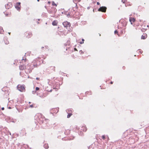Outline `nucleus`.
<instances>
[{
	"mask_svg": "<svg viewBox=\"0 0 149 149\" xmlns=\"http://www.w3.org/2000/svg\"><path fill=\"white\" fill-rule=\"evenodd\" d=\"M52 90H50V91H50V92H52Z\"/></svg>",
	"mask_w": 149,
	"mask_h": 149,
	"instance_id": "ea45409f",
	"label": "nucleus"
},
{
	"mask_svg": "<svg viewBox=\"0 0 149 149\" xmlns=\"http://www.w3.org/2000/svg\"><path fill=\"white\" fill-rule=\"evenodd\" d=\"M17 89L21 92H25V88L24 85L19 84L17 86Z\"/></svg>",
	"mask_w": 149,
	"mask_h": 149,
	"instance_id": "f257e3e1",
	"label": "nucleus"
},
{
	"mask_svg": "<svg viewBox=\"0 0 149 149\" xmlns=\"http://www.w3.org/2000/svg\"><path fill=\"white\" fill-rule=\"evenodd\" d=\"M8 108L9 109H11V107H9Z\"/></svg>",
	"mask_w": 149,
	"mask_h": 149,
	"instance_id": "4c0bfd02",
	"label": "nucleus"
},
{
	"mask_svg": "<svg viewBox=\"0 0 149 149\" xmlns=\"http://www.w3.org/2000/svg\"><path fill=\"white\" fill-rule=\"evenodd\" d=\"M31 103V102H29V104H30V103Z\"/></svg>",
	"mask_w": 149,
	"mask_h": 149,
	"instance_id": "79ce46f5",
	"label": "nucleus"
},
{
	"mask_svg": "<svg viewBox=\"0 0 149 149\" xmlns=\"http://www.w3.org/2000/svg\"><path fill=\"white\" fill-rule=\"evenodd\" d=\"M118 33V31L116 30H115V31H114V33L115 34H117V33Z\"/></svg>",
	"mask_w": 149,
	"mask_h": 149,
	"instance_id": "aec40b11",
	"label": "nucleus"
},
{
	"mask_svg": "<svg viewBox=\"0 0 149 149\" xmlns=\"http://www.w3.org/2000/svg\"><path fill=\"white\" fill-rule=\"evenodd\" d=\"M39 79H40V78H38V77H37L36 78V79L37 80H39Z\"/></svg>",
	"mask_w": 149,
	"mask_h": 149,
	"instance_id": "a878e982",
	"label": "nucleus"
},
{
	"mask_svg": "<svg viewBox=\"0 0 149 149\" xmlns=\"http://www.w3.org/2000/svg\"><path fill=\"white\" fill-rule=\"evenodd\" d=\"M26 59H24L23 58L22 59V61H24V62H26Z\"/></svg>",
	"mask_w": 149,
	"mask_h": 149,
	"instance_id": "b1692460",
	"label": "nucleus"
},
{
	"mask_svg": "<svg viewBox=\"0 0 149 149\" xmlns=\"http://www.w3.org/2000/svg\"><path fill=\"white\" fill-rule=\"evenodd\" d=\"M32 92H33V93H34V91H33H33H32Z\"/></svg>",
	"mask_w": 149,
	"mask_h": 149,
	"instance_id": "a18cd8bd",
	"label": "nucleus"
},
{
	"mask_svg": "<svg viewBox=\"0 0 149 149\" xmlns=\"http://www.w3.org/2000/svg\"><path fill=\"white\" fill-rule=\"evenodd\" d=\"M12 4L10 3H9L5 5V7L6 8L8 9L10 8H11L12 7Z\"/></svg>",
	"mask_w": 149,
	"mask_h": 149,
	"instance_id": "39448f33",
	"label": "nucleus"
},
{
	"mask_svg": "<svg viewBox=\"0 0 149 149\" xmlns=\"http://www.w3.org/2000/svg\"><path fill=\"white\" fill-rule=\"evenodd\" d=\"M79 53L81 54H84V52H83L82 50H81L79 51Z\"/></svg>",
	"mask_w": 149,
	"mask_h": 149,
	"instance_id": "dca6fc26",
	"label": "nucleus"
},
{
	"mask_svg": "<svg viewBox=\"0 0 149 149\" xmlns=\"http://www.w3.org/2000/svg\"><path fill=\"white\" fill-rule=\"evenodd\" d=\"M21 3L20 2L17 3L15 6V8L17 9V10H19L20 9Z\"/></svg>",
	"mask_w": 149,
	"mask_h": 149,
	"instance_id": "20e7f679",
	"label": "nucleus"
},
{
	"mask_svg": "<svg viewBox=\"0 0 149 149\" xmlns=\"http://www.w3.org/2000/svg\"><path fill=\"white\" fill-rule=\"evenodd\" d=\"M113 82L112 81H111L110 82L111 84H113Z\"/></svg>",
	"mask_w": 149,
	"mask_h": 149,
	"instance_id": "7c9ffc66",
	"label": "nucleus"
},
{
	"mask_svg": "<svg viewBox=\"0 0 149 149\" xmlns=\"http://www.w3.org/2000/svg\"><path fill=\"white\" fill-rule=\"evenodd\" d=\"M5 42L6 44H8L9 43V42L8 41H5Z\"/></svg>",
	"mask_w": 149,
	"mask_h": 149,
	"instance_id": "4be33fe9",
	"label": "nucleus"
},
{
	"mask_svg": "<svg viewBox=\"0 0 149 149\" xmlns=\"http://www.w3.org/2000/svg\"><path fill=\"white\" fill-rule=\"evenodd\" d=\"M102 138L103 140H104L105 139V136L104 135H103L102 136Z\"/></svg>",
	"mask_w": 149,
	"mask_h": 149,
	"instance_id": "6ab92c4d",
	"label": "nucleus"
},
{
	"mask_svg": "<svg viewBox=\"0 0 149 149\" xmlns=\"http://www.w3.org/2000/svg\"><path fill=\"white\" fill-rule=\"evenodd\" d=\"M37 1H38H38H40V0H37Z\"/></svg>",
	"mask_w": 149,
	"mask_h": 149,
	"instance_id": "a19ab883",
	"label": "nucleus"
},
{
	"mask_svg": "<svg viewBox=\"0 0 149 149\" xmlns=\"http://www.w3.org/2000/svg\"><path fill=\"white\" fill-rule=\"evenodd\" d=\"M74 50H75V51H77V49L76 48H74Z\"/></svg>",
	"mask_w": 149,
	"mask_h": 149,
	"instance_id": "2f4dec72",
	"label": "nucleus"
},
{
	"mask_svg": "<svg viewBox=\"0 0 149 149\" xmlns=\"http://www.w3.org/2000/svg\"><path fill=\"white\" fill-rule=\"evenodd\" d=\"M46 149H48L49 148L48 144H45L43 146Z\"/></svg>",
	"mask_w": 149,
	"mask_h": 149,
	"instance_id": "9d476101",
	"label": "nucleus"
},
{
	"mask_svg": "<svg viewBox=\"0 0 149 149\" xmlns=\"http://www.w3.org/2000/svg\"><path fill=\"white\" fill-rule=\"evenodd\" d=\"M63 24L64 26L67 29L68 27H70V23L67 21H65L63 23Z\"/></svg>",
	"mask_w": 149,
	"mask_h": 149,
	"instance_id": "f03ea898",
	"label": "nucleus"
},
{
	"mask_svg": "<svg viewBox=\"0 0 149 149\" xmlns=\"http://www.w3.org/2000/svg\"><path fill=\"white\" fill-rule=\"evenodd\" d=\"M44 121L43 120H41L40 119V121L39 122V123L40 124H42L43 123Z\"/></svg>",
	"mask_w": 149,
	"mask_h": 149,
	"instance_id": "ddd939ff",
	"label": "nucleus"
},
{
	"mask_svg": "<svg viewBox=\"0 0 149 149\" xmlns=\"http://www.w3.org/2000/svg\"><path fill=\"white\" fill-rule=\"evenodd\" d=\"M1 109L2 110H3L4 109V107H2L1 108Z\"/></svg>",
	"mask_w": 149,
	"mask_h": 149,
	"instance_id": "cd10ccee",
	"label": "nucleus"
},
{
	"mask_svg": "<svg viewBox=\"0 0 149 149\" xmlns=\"http://www.w3.org/2000/svg\"><path fill=\"white\" fill-rule=\"evenodd\" d=\"M97 5H99L100 4V3L99 2H97Z\"/></svg>",
	"mask_w": 149,
	"mask_h": 149,
	"instance_id": "bb28decb",
	"label": "nucleus"
},
{
	"mask_svg": "<svg viewBox=\"0 0 149 149\" xmlns=\"http://www.w3.org/2000/svg\"><path fill=\"white\" fill-rule=\"evenodd\" d=\"M32 92H33V93H34V91H33H33H32Z\"/></svg>",
	"mask_w": 149,
	"mask_h": 149,
	"instance_id": "c03bdc74",
	"label": "nucleus"
},
{
	"mask_svg": "<svg viewBox=\"0 0 149 149\" xmlns=\"http://www.w3.org/2000/svg\"><path fill=\"white\" fill-rule=\"evenodd\" d=\"M52 5L55 6H57V5L56 3H55L54 2V1L52 2Z\"/></svg>",
	"mask_w": 149,
	"mask_h": 149,
	"instance_id": "f3484780",
	"label": "nucleus"
},
{
	"mask_svg": "<svg viewBox=\"0 0 149 149\" xmlns=\"http://www.w3.org/2000/svg\"><path fill=\"white\" fill-rule=\"evenodd\" d=\"M39 89V88L38 87H36V91L38 90Z\"/></svg>",
	"mask_w": 149,
	"mask_h": 149,
	"instance_id": "412c9836",
	"label": "nucleus"
},
{
	"mask_svg": "<svg viewBox=\"0 0 149 149\" xmlns=\"http://www.w3.org/2000/svg\"><path fill=\"white\" fill-rule=\"evenodd\" d=\"M48 3H49V4H50V1H48Z\"/></svg>",
	"mask_w": 149,
	"mask_h": 149,
	"instance_id": "f704fd0d",
	"label": "nucleus"
},
{
	"mask_svg": "<svg viewBox=\"0 0 149 149\" xmlns=\"http://www.w3.org/2000/svg\"><path fill=\"white\" fill-rule=\"evenodd\" d=\"M31 70H30V71H29V72H30V73L31 72Z\"/></svg>",
	"mask_w": 149,
	"mask_h": 149,
	"instance_id": "c9c22d12",
	"label": "nucleus"
},
{
	"mask_svg": "<svg viewBox=\"0 0 149 149\" xmlns=\"http://www.w3.org/2000/svg\"><path fill=\"white\" fill-rule=\"evenodd\" d=\"M26 68V66L21 65L19 66V69L20 70H23Z\"/></svg>",
	"mask_w": 149,
	"mask_h": 149,
	"instance_id": "423d86ee",
	"label": "nucleus"
},
{
	"mask_svg": "<svg viewBox=\"0 0 149 149\" xmlns=\"http://www.w3.org/2000/svg\"><path fill=\"white\" fill-rule=\"evenodd\" d=\"M63 51H64V52H65V50L64 49L63 50Z\"/></svg>",
	"mask_w": 149,
	"mask_h": 149,
	"instance_id": "49530a36",
	"label": "nucleus"
},
{
	"mask_svg": "<svg viewBox=\"0 0 149 149\" xmlns=\"http://www.w3.org/2000/svg\"><path fill=\"white\" fill-rule=\"evenodd\" d=\"M44 47H41V49H43L44 48Z\"/></svg>",
	"mask_w": 149,
	"mask_h": 149,
	"instance_id": "e433bc0d",
	"label": "nucleus"
},
{
	"mask_svg": "<svg viewBox=\"0 0 149 149\" xmlns=\"http://www.w3.org/2000/svg\"><path fill=\"white\" fill-rule=\"evenodd\" d=\"M45 49H49V47L47 46H45Z\"/></svg>",
	"mask_w": 149,
	"mask_h": 149,
	"instance_id": "a211bd4d",
	"label": "nucleus"
},
{
	"mask_svg": "<svg viewBox=\"0 0 149 149\" xmlns=\"http://www.w3.org/2000/svg\"><path fill=\"white\" fill-rule=\"evenodd\" d=\"M146 38H141V39H145Z\"/></svg>",
	"mask_w": 149,
	"mask_h": 149,
	"instance_id": "473e14b6",
	"label": "nucleus"
},
{
	"mask_svg": "<svg viewBox=\"0 0 149 149\" xmlns=\"http://www.w3.org/2000/svg\"><path fill=\"white\" fill-rule=\"evenodd\" d=\"M52 111L55 113H57L58 111V108H56L52 109Z\"/></svg>",
	"mask_w": 149,
	"mask_h": 149,
	"instance_id": "0eeeda50",
	"label": "nucleus"
},
{
	"mask_svg": "<svg viewBox=\"0 0 149 149\" xmlns=\"http://www.w3.org/2000/svg\"><path fill=\"white\" fill-rule=\"evenodd\" d=\"M32 92H33V93H34V91H33H33H32Z\"/></svg>",
	"mask_w": 149,
	"mask_h": 149,
	"instance_id": "37998d69",
	"label": "nucleus"
},
{
	"mask_svg": "<svg viewBox=\"0 0 149 149\" xmlns=\"http://www.w3.org/2000/svg\"><path fill=\"white\" fill-rule=\"evenodd\" d=\"M138 52H139H139H140V53H142L141 52V50H138Z\"/></svg>",
	"mask_w": 149,
	"mask_h": 149,
	"instance_id": "c85d7f7f",
	"label": "nucleus"
},
{
	"mask_svg": "<svg viewBox=\"0 0 149 149\" xmlns=\"http://www.w3.org/2000/svg\"><path fill=\"white\" fill-rule=\"evenodd\" d=\"M80 44H82L83 43V42H80Z\"/></svg>",
	"mask_w": 149,
	"mask_h": 149,
	"instance_id": "c756f323",
	"label": "nucleus"
},
{
	"mask_svg": "<svg viewBox=\"0 0 149 149\" xmlns=\"http://www.w3.org/2000/svg\"><path fill=\"white\" fill-rule=\"evenodd\" d=\"M107 8L105 6H102L98 9V11H101L103 12H105L106 11Z\"/></svg>",
	"mask_w": 149,
	"mask_h": 149,
	"instance_id": "7ed1b4c3",
	"label": "nucleus"
},
{
	"mask_svg": "<svg viewBox=\"0 0 149 149\" xmlns=\"http://www.w3.org/2000/svg\"><path fill=\"white\" fill-rule=\"evenodd\" d=\"M72 115V113H68L67 117L68 118H70V117Z\"/></svg>",
	"mask_w": 149,
	"mask_h": 149,
	"instance_id": "4468645a",
	"label": "nucleus"
},
{
	"mask_svg": "<svg viewBox=\"0 0 149 149\" xmlns=\"http://www.w3.org/2000/svg\"><path fill=\"white\" fill-rule=\"evenodd\" d=\"M130 22H131V24H132V22H134L135 21V19L134 18L130 17L129 19Z\"/></svg>",
	"mask_w": 149,
	"mask_h": 149,
	"instance_id": "6e6552de",
	"label": "nucleus"
},
{
	"mask_svg": "<svg viewBox=\"0 0 149 149\" xmlns=\"http://www.w3.org/2000/svg\"><path fill=\"white\" fill-rule=\"evenodd\" d=\"M125 0H122V2H123V3H125Z\"/></svg>",
	"mask_w": 149,
	"mask_h": 149,
	"instance_id": "393cba45",
	"label": "nucleus"
},
{
	"mask_svg": "<svg viewBox=\"0 0 149 149\" xmlns=\"http://www.w3.org/2000/svg\"><path fill=\"white\" fill-rule=\"evenodd\" d=\"M30 107H31V108H33V104H32L31 105H30Z\"/></svg>",
	"mask_w": 149,
	"mask_h": 149,
	"instance_id": "5701e85b",
	"label": "nucleus"
},
{
	"mask_svg": "<svg viewBox=\"0 0 149 149\" xmlns=\"http://www.w3.org/2000/svg\"><path fill=\"white\" fill-rule=\"evenodd\" d=\"M28 36H27L31 37L32 36V34L30 32L29 33H28Z\"/></svg>",
	"mask_w": 149,
	"mask_h": 149,
	"instance_id": "2eb2a0df",
	"label": "nucleus"
},
{
	"mask_svg": "<svg viewBox=\"0 0 149 149\" xmlns=\"http://www.w3.org/2000/svg\"><path fill=\"white\" fill-rule=\"evenodd\" d=\"M58 22L56 20H54L52 22V24L53 26H56L57 25Z\"/></svg>",
	"mask_w": 149,
	"mask_h": 149,
	"instance_id": "1a4fd4ad",
	"label": "nucleus"
},
{
	"mask_svg": "<svg viewBox=\"0 0 149 149\" xmlns=\"http://www.w3.org/2000/svg\"><path fill=\"white\" fill-rule=\"evenodd\" d=\"M82 41L83 42L84 41V39H82Z\"/></svg>",
	"mask_w": 149,
	"mask_h": 149,
	"instance_id": "72a5a7b5",
	"label": "nucleus"
},
{
	"mask_svg": "<svg viewBox=\"0 0 149 149\" xmlns=\"http://www.w3.org/2000/svg\"><path fill=\"white\" fill-rule=\"evenodd\" d=\"M3 31L2 27L0 26V33H2Z\"/></svg>",
	"mask_w": 149,
	"mask_h": 149,
	"instance_id": "9b49d317",
	"label": "nucleus"
},
{
	"mask_svg": "<svg viewBox=\"0 0 149 149\" xmlns=\"http://www.w3.org/2000/svg\"><path fill=\"white\" fill-rule=\"evenodd\" d=\"M147 35L146 33H143L141 36V37H147Z\"/></svg>",
	"mask_w": 149,
	"mask_h": 149,
	"instance_id": "f8f14e48",
	"label": "nucleus"
},
{
	"mask_svg": "<svg viewBox=\"0 0 149 149\" xmlns=\"http://www.w3.org/2000/svg\"><path fill=\"white\" fill-rule=\"evenodd\" d=\"M65 50L66 51H67L68 50V49L67 48V47H66Z\"/></svg>",
	"mask_w": 149,
	"mask_h": 149,
	"instance_id": "58836bf2",
	"label": "nucleus"
}]
</instances>
